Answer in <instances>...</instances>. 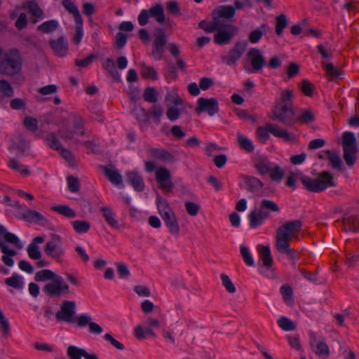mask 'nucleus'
Returning <instances> with one entry per match:
<instances>
[{
  "label": "nucleus",
  "mask_w": 359,
  "mask_h": 359,
  "mask_svg": "<svg viewBox=\"0 0 359 359\" xmlns=\"http://www.w3.org/2000/svg\"><path fill=\"white\" fill-rule=\"evenodd\" d=\"M300 180L304 187L312 192H320L327 187L335 186L333 175L327 171L318 174L314 179L302 176Z\"/></svg>",
  "instance_id": "nucleus-1"
},
{
  "label": "nucleus",
  "mask_w": 359,
  "mask_h": 359,
  "mask_svg": "<svg viewBox=\"0 0 359 359\" xmlns=\"http://www.w3.org/2000/svg\"><path fill=\"white\" fill-rule=\"evenodd\" d=\"M300 226H280L276 231V248L280 253L290 255L293 250L290 248L289 243L295 236Z\"/></svg>",
  "instance_id": "nucleus-2"
},
{
  "label": "nucleus",
  "mask_w": 359,
  "mask_h": 359,
  "mask_svg": "<svg viewBox=\"0 0 359 359\" xmlns=\"http://www.w3.org/2000/svg\"><path fill=\"white\" fill-rule=\"evenodd\" d=\"M22 63L17 49H11L0 62V74L13 76L21 70Z\"/></svg>",
  "instance_id": "nucleus-3"
},
{
  "label": "nucleus",
  "mask_w": 359,
  "mask_h": 359,
  "mask_svg": "<svg viewBox=\"0 0 359 359\" xmlns=\"http://www.w3.org/2000/svg\"><path fill=\"white\" fill-rule=\"evenodd\" d=\"M269 133L285 141H292L294 140L293 136L287 130L280 128L278 125L266 123L264 126H259L257 128V134L259 140L262 142H265L269 138Z\"/></svg>",
  "instance_id": "nucleus-4"
},
{
  "label": "nucleus",
  "mask_w": 359,
  "mask_h": 359,
  "mask_svg": "<svg viewBox=\"0 0 359 359\" xmlns=\"http://www.w3.org/2000/svg\"><path fill=\"white\" fill-rule=\"evenodd\" d=\"M273 121H278L285 126H292L294 121V111L292 107L275 105L269 116Z\"/></svg>",
  "instance_id": "nucleus-5"
},
{
  "label": "nucleus",
  "mask_w": 359,
  "mask_h": 359,
  "mask_svg": "<svg viewBox=\"0 0 359 359\" xmlns=\"http://www.w3.org/2000/svg\"><path fill=\"white\" fill-rule=\"evenodd\" d=\"M250 61L251 68L248 63L244 65V68L249 72H258L262 69L265 65V59L262 55L261 51L255 48H250L246 55Z\"/></svg>",
  "instance_id": "nucleus-6"
},
{
  "label": "nucleus",
  "mask_w": 359,
  "mask_h": 359,
  "mask_svg": "<svg viewBox=\"0 0 359 359\" xmlns=\"http://www.w3.org/2000/svg\"><path fill=\"white\" fill-rule=\"evenodd\" d=\"M248 43L246 41H239L229 50L228 55L222 57V60L229 66L233 65L245 53Z\"/></svg>",
  "instance_id": "nucleus-7"
},
{
  "label": "nucleus",
  "mask_w": 359,
  "mask_h": 359,
  "mask_svg": "<svg viewBox=\"0 0 359 359\" xmlns=\"http://www.w3.org/2000/svg\"><path fill=\"white\" fill-rule=\"evenodd\" d=\"M198 106L196 107V111L198 114L206 111L209 116H212L219 111V105L215 98L200 97L197 101Z\"/></svg>",
  "instance_id": "nucleus-8"
},
{
  "label": "nucleus",
  "mask_w": 359,
  "mask_h": 359,
  "mask_svg": "<svg viewBox=\"0 0 359 359\" xmlns=\"http://www.w3.org/2000/svg\"><path fill=\"white\" fill-rule=\"evenodd\" d=\"M154 36L152 55L158 60H161L163 57V47L167 42L166 36L162 29L157 28L154 31Z\"/></svg>",
  "instance_id": "nucleus-9"
},
{
  "label": "nucleus",
  "mask_w": 359,
  "mask_h": 359,
  "mask_svg": "<svg viewBox=\"0 0 359 359\" xmlns=\"http://www.w3.org/2000/svg\"><path fill=\"white\" fill-rule=\"evenodd\" d=\"M76 304L73 301H65L60 306V310L58 311L55 317L58 320H63L65 322H74L73 318L75 314Z\"/></svg>",
  "instance_id": "nucleus-10"
},
{
  "label": "nucleus",
  "mask_w": 359,
  "mask_h": 359,
  "mask_svg": "<svg viewBox=\"0 0 359 359\" xmlns=\"http://www.w3.org/2000/svg\"><path fill=\"white\" fill-rule=\"evenodd\" d=\"M156 180L163 191L170 192L172 190L173 184L171 181V174L167 168H158L156 171Z\"/></svg>",
  "instance_id": "nucleus-11"
},
{
  "label": "nucleus",
  "mask_w": 359,
  "mask_h": 359,
  "mask_svg": "<svg viewBox=\"0 0 359 359\" xmlns=\"http://www.w3.org/2000/svg\"><path fill=\"white\" fill-rule=\"evenodd\" d=\"M226 29L221 28L215 36V41L218 44H224L229 43L233 36L238 32V27L233 25L226 26Z\"/></svg>",
  "instance_id": "nucleus-12"
},
{
  "label": "nucleus",
  "mask_w": 359,
  "mask_h": 359,
  "mask_svg": "<svg viewBox=\"0 0 359 359\" xmlns=\"http://www.w3.org/2000/svg\"><path fill=\"white\" fill-rule=\"evenodd\" d=\"M235 8L231 6H221L217 8L212 13V17H216L219 22H223V19H229L234 16Z\"/></svg>",
  "instance_id": "nucleus-13"
},
{
  "label": "nucleus",
  "mask_w": 359,
  "mask_h": 359,
  "mask_svg": "<svg viewBox=\"0 0 359 359\" xmlns=\"http://www.w3.org/2000/svg\"><path fill=\"white\" fill-rule=\"evenodd\" d=\"M158 208L163 219L167 224H173L176 222L174 213L166 201H159Z\"/></svg>",
  "instance_id": "nucleus-14"
},
{
  "label": "nucleus",
  "mask_w": 359,
  "mask_h": 359,
  "mask_svg": "<svg viewBox=\"0 0 359 359\" xmlns=\"http://www.w3.org/2000/svg\"><path fill=\"white\" fill-rule=\"evenodd\" d=\"M60 238L57 236H54L53 239L48 242L44 248V251L47 255L59 260L60 259L61 255L63 253L62 250H60L59 252L57 251V244L59 243Z\"/></svg>",
  "instance_id": "nucleus-15"
},
{
  "label": "nucleus",
  "mask_w": 359,
  "mask_h": 359,
  "mask_svg": "<svg viewBox=\"0 0 359 359\" xmlns=\"http://www.w3.org/2000/svg\"><path fill=\"white\" fill-rule=\"evenodd\" d=\"M312 351L319 357L327 358L330 355V348L325 341H320L317 344L311 341L310 344Z\"/></svg>",
  "instance_id": "nucleus-16"
},
{
  "label": "nucleus",
  "mask_w": 359,
  "mask_h": 359,
  "mask_svg": "<svg viewBox=\"0 0 359 359\" xmlns=\"http://www.w3.org/2000/svg\"><path fill=\"white\" fill-rule=\"evenodd\" d=\"M50 45L56 54L62 55L68 49V43L63 36L50 41Z\"/></svg>",
  "instance_id": "nucleus-17"
},
{
  "label": "nucleus",
  "mask_w": 359,
  "mask_h": 359,
  "mask_svg": "<svg viewBox=\"0 0 359 359\" xmlns=\"http://www.w3.org/2000/svg\"><path fill=\"white\" fill-rule=\"evenodd\" d=\"M22 8L25 9H28L32 15L35 18V19L33 20L34 23H36L38 18H42L43 15L42 9L35 1H29L25 2L23 4Z\"/></svg>",
  "instance_id": "nucleus-18"
},
{
  "label": "nucleus",
  "mask_w": 359,
  "mask_h": 359,
  "mask_svg": "<svg viewBox=\"0 0 359 359\" xmlns=\"http://www.w3.org/2000/svg\"><path fill=\"white\" fill-rule=\"evenodd\" d=\"M269 212L262 210L260 207L255 209L249 215V219L251 224H257L262 223L269 217Z\"/></svg>",
  "instance_id": "nucleus-19"
},
{
  "label": "nucleus",
  "mask_w": 359,
  "mask_h": 359,
  "mask_svg": "<svg viewBox=\"0 0 359 359\" xmlns=\"http://www.w3.org/2000/svg\"><path fill=\"white\" fill-rule=\"evenodd\" d=\"M149 153L153 158L158 160L163 161H172L174 160V156L165 149L152 148L149 150Z\"/></svg>",
  "instance_id": "nucleus-20"
},
{
  "label": "nucleus",
  "mask_w": 359,
  "mask_h": 359,
  "mask_svg": "<svg viewBox=\"0 0 359 359\" xmlns=\"http://www.w3.org/2000/svg\"><path fill=\"white\" fill-rule=\"evenodd\" d=\"M62 5L66 8V10H67L74 15L76 24H83V19L80 15V13L77 7L71 0H63Z\"/></svg>",
  "instance_id": "nucleus-21"
},
{
  "label": "nucleus",
  "mask_w": 359,
  "mask_h": 359,
  "mask_svg": "<svg viewBox=\"0 0 359 359\" xmlns=\"http://www.w3.org/2000/svg\"><path fill=\"white\" fill-rule=\"evenodd\" d=\"M22 217L27 222H46L45 217L39 212L33 210H28L22 214Z\"/></svg>",
  "instance_id": "nucleus-22"
},
{
  "label": "nucleus",
  "mask_w": 359,
  "mask_h": 359,
  "mask_svg": "<svg viewBox=\"0 0 359 359\" xmlns=\"http://www.w3.org/2000/svg\"><path fill=\"white\" fill-rule=\"evenodd\" d=\"M148 11L149 15L155 18L158 22L162 24L165 22V15L162 5L157 4Z\"/></svg>",
  "instance_id": "nucleus-23"
},
{
  "label": "nucleus",
  "mask_w": 359,
  "mask_h": 359,
  "mask_svg": "<svg viewBox=\"0 0 359 359\" xmlns=\"http://www.w3.org/2000/svg\"><path fill=\"white\" fill-rule=\"evenodd\" d=\"M260 258L262 260L264 266L270 268L273 264V259L271 255V251L268 246H261L259 248Z\"/></svg>",
  "instance_id": "nucleus-24"
},
{
  "label": "nucleus",
  "mask_w": 359,
  "mask_h": 359,
  "mask_svg": "<svg viewBox=\"0 0 359 359\" xmlns=\"http://www.w3.org/2000/svg\"><path fill=\"white\" fill-rule=\"evenodd\" d=\"M343 149H358L356 139L351 132H345L342 136Z\"/></svg>",
  "instance_id": "nucleus-25"
},
{
  "label": "nucleus",
  "mask_w": 359,
  "mask_h": 359,
  "mask_svg": "<svg viewBox=\"0 0 359 359\" xmlns=\"http://www.w3.org/2000/svg\"><path fill=\"white\" fill-rule=\"evenodd\" d=\"M102 169L111 183L118 185L122 182V177L117 170L108 167H103Z\"/></svg>",
  "instance_id": "nucleus-26"
},
{
  "label": "nucleus",
  "mask_w": 359,
  "mask_h": 359,
  "mask_svg": "<svg viewBox=\"0 0 359 359\" xmlns=\"http://www.w3.org/2000/svg\"><path fill=\"white\" fill-rule=\"evenodd\" d=\"M58 278L57 276L55 279L52 280L51 283H47L43 287V291L48 294V296L53 297V296H60V291H59V285H58Z\"/></svg>",
  "instance_id": "nucleus-27"
},
{
  "label": "nucleus",
  "mask_w": 359,
  "mask_h": 359,
  "mask_svg": "<svg viewBox=\"0 0 359 359\" xmlns=\"http://www.w3.org/2000/svg\"><path fill=\"white\" fill-rule=\"evenodd\" d=\"M237 142L239 147L248 152L254 151V146L252 141L241 133L237 134Z\"/></svg>",
  "instance_id": "nucleus-28"
},
{
  "label": "nucleus",
  "mask_w": 359,
  "mask_h": 359,
  "mask_svg": "<svg viewBox=\"0 0 359 359\" xmlns=\"http://www.w3.org/2000/svg\"><path fill=\"white\" fill-rule=\"evenodd\" d=\"M128 180L134 189L137 191H141L144 189V184L141 176L135 172H130L128 175Z\"/></svg>",
  "instance_id": "nucleus-29"
},
{
  "label": "nucleus",
  "mask_w": 359,
  "mask_h": 359,
  "mask_svg": "<svg viewBox=\"0 0 359 359\" xmlns=\"http://www.w3.org/2000/svg\"><path fill=\"white\" fill-rule=\"evenodd\" d=\"M293 93L291 90H283L280 93V98L278 102H276V105L287 106L292 107V97Z\"/></svg>",
  "instance_id": "nucleus-30"
},
{
  "label": "nucleus",
  "mask_w": 359,
  "mask_h": 359,
  "mask_svg": "<svg viewBox=\"0 0 359 359\" xmlns=\"http://www.w3.org/2000/svg\"><path fill=\"white\" fill-rule=\"evenodd\" d=\"M358 149H343V157L346 163L351 167L356 161V154Z\"/></svg>",
  "instance_id": "nucleus-31"
},
{
  "label": "nucleus",
  "mask_w": 359,
  "mask_h": 359,
  "mask_svg": "<svg viewBox=\"0 0 359 359\" xmlns=\"http://www.w3.org/2000/svg\"><path fill=\"white\" fill-rule=\"evenodd\" d=\"M57 276L52 271L44 269L35 274V280L37 282L46 281L55 279Z\"/></svg>",
  "instance_id": "nucleus-32"
},
{
  "label": "nucleus",
  "mask_w": 359,
  "mask_h": 359,
  "mask_svg": "<svg viewBox=\"0 0 359 359\" xmlns=\"http://www.w3.org/2000/svg\"><path fill=\"white\" fill-rule=\"evenodd\" d=\"M255 167L256 168V169L258 170V172L261 175H266V174L270 172L273 165L271 163L268 162L266 160L259 159L256 162Z\"/></svg>",
  "instance_id": "nucleus-33"
},
{
  "label": "nucleus",
  "mask_w": 359,
  "mask_h": 359,
  "mask_svg": "<svg viewBox=\"0 0 359 359\" xmlns=\"http://www.w3.org/2000/svg\"><path fill=\"white\" fill-rule=\"evenodd\" d=\"M86 350L74 346L67 348V353L70 359H81L84 356Z\"/></svg>",
  "instance_id": "nucleus-34"
},
{
  "label": "nucleus",
  "mask_w": 359,
  "mask_h": 359,
  "mask_svg": "<svg viewBox=\"0 0 359 359\" xmlns=\"http://www.w3.org/2000/svg\"><path fill=\"white\" fill-rule=\"evenodd\" d=\"M143 98L147 102L155 103L158 101V92L153 87H147L144 89Z\"/></svg>",
  "instance_id": "nucleus-35"
},
{
  "label": "nucleus",
  "mask_w": 359,
  "mask_h": 359,
  "mask_svg": "<svg viewBox=\"0 0 359 359\" xmlns=\"http://www.w3.org/2000/svg\"><path fill=\"white\" fill-rule=\"evenodd\" d=\"M272 181L280 182L285 175V170L279 165H273L269 172Z\"/></svg>",
  "instance_id": "nucleus-36"
},
{
  "label": "nucleus",
  "mask_w": 359,
  "mask_h": 359,
  "mask_svg": "<svg viewBox=\"0 0 359 359\" xmlns=\"http://www.w3.org/2000/svg\"><path fill=\"white\" fill-rule=\"evenodd\" d=\"M165 102L168 107L178 106L183 104L182 100L175 92H171L165 96Z\"/></svg>",
  "instance_id": "nucleus-37"
},
{
  "label": "nucleus",
  "mask_w": 359,
  "mask_h": 359,
  "mask_svg": "<svg viewBox=\"0 0 359 359\" xmlns=\"http://www.w3.org/2000/svg\"><path fill=\"white\" fill-rule=\"evenodd\" d=\"M57 27V22L56 20H52L44 22L41 25L38 26L37 29L43 33H50L55 31Z\"/></svg>",
  "instance_id": "nucleus-38"
},
{
  "label": "nucleus",
  "mask_w": 359,
  "mask_h": 359,
  "mask_svg": "<svg viewBox=\"0 0 359 359\" xmlns=\"http://www.w3.org/2000/svg\"><path fill=\"white\" fill-rule=\"evenodd\" d=\"M280 290L284 301L288 304L292 305L293 296L292 287L287 284H284L280 287Z\"/></svg>",
  "instance_id": "nucleus-39"
},
{
  "label": "nucleus",
  "mask_w": 359,
  "mask_h": 359,
  "mask_svg": "<svg viewBox=\"0 0 359 359\" xmlns=\"http://www.w3.org/2000/svg\"><path fill=\"white\" fill-rule=\"evenodd\" d=\"M278 326L285 331L294 330L296 325L291 320L286 317H280L278 320Z\"/></svg>",
  "instance_id": "nucleus-40"
},
{
  "label": "nucleus",
  "mask_w": 359,
  "mask_h": 359,
  "mask_svg": "<svg viewBox=\"0 0 359 359\" xmlns=\"http://www.w3.org/2000/svg\"><path fill=\"white\" fill-rule=\"evenodd\" d=\"M46 140L48 144V146L55 150L59 151L60 149H62V144L59 141L58 138L57 137L56 135L54 133H49Z\"/></svg>",
  "instance_id": "nucleus-41"
},
{
  "label": "nucleus",
  "mask_w": 359,
  "mask_h": 359,
  "mask_svg": "<svg viewBox=\"0 0 359 359\" xmlns=\"http://www.w3.org/2000/svg\"><path fill=\"white\" fill-rule=\"evenodd\" d=\"M222 285L225 287L226 290L229 293H235L236 291V287L229 276L226 274H221L220 276Z\"/></svg>",
  "instance_id": "nucleus-42"
},
{
  "label": "nucleus",
  "mask_w": 359,
  "mask_h": 359,
  "mask_svg": "<svg viewBox=\"0 0 359 359\" xmlns=\"http://www.w3.org/2000/svg\"><path fill=\"white\" fill-rule=\"evenodd\" d=\"M295 121L308 124L314 121V115L309 109L303 110L301 111V114L295 118Z\"/></svg>",
  "instance_id": "nucleus-43"
},
{
  "label": "nucleus",
  "mask_w": 359,
  "mask_h": 359,
  "mask_svg": "<svg viewBox=\"0 0 359 359\" xmlns=\"http://www.w3.org/2000/svg\"><path fill=\"white\" fill-rule=\"evenodd\" d=\"M276 32L278 35H280L283 33V29L287 25L286 15L284 14H280L276 18Z\"/></svg>",
  "instance_id": "nucleus-44"
},
{
  "label": "nucleus",
  "mask_w": 359,
  "mask_h": 359,
  "mask_svg": "<svg viewBox=\"0 0 359 359\" xmlns=\"http://www.w3.org/2000/svg\"><path fill=\"white\" fill-rule=\"evenodd\" d=\"M5 283L15 289L22 288L23 285L21 278L17 274L13 275L11 277L6 278L5 280Z\"/></svg>",
  "instance_id": "nucleus-45"
},
{
  "label": "nucleus",
  "mask_w": 359,
  "mask_h": 359,
  "mask_svg": "<svg viewBox=\"0 0 359 359\" xmlns=\"http://www.w3.org/2000/svg\"><path fill=\"white\" fill-rule=\"evenodd\" d=\"M327 158L329 159L332 166L334 169H341L342 161L340 157L335 153L330 151H327Z\"/></svg>",
  "instance_id": "nucleus-46"
},
{
  "label": "nucleus",
  "mask_w": 359,
  "mask_h": 359,
  "mask_svg": "<svg viewBox=\"0 0 359 359\" xmlns=\"http://www.w3.org/2000/svg\"><path fill=\"white\" fill-rule=\"evenodd\" d=\"M142 111L144 112L147 117L149 116V114H151L156 123L160 121V118L163 115V109L158 105H154L150 111L147 112L144 109H142Z\"/></svg>",
  "instance_id": "nucleus-47"
},
{
  "label": "nucleus",
  "mask_w": 359,
  "mask_h": 359,
  "mask_svg": "<svg viewBox=\"0 0 359 359\" xmlns=\"http://www.w3.org/2000/svg\"><path fill=\"white\" fill-rule=\"evenodd\" d=\"M146 324V333L151 335L152 337H155L156 334L153 331V328L158 327L160 326V322L156 318L149 317L147 318Z\"/></svg>",
  "instance_id": "nucleus-48"
},
{
  "label": "nucleus",
  "mask_w": 359,
  "mask_h": 359,
  "mask_svg": "<svg viewBox=\"0 0 359 359\" xmlns=\"http://www.w3.org/2000/svg\"><path fill=\"white\" fill-rule=\"evenodd\" d=\"M0 92L3 93L4 96L10 97L13 95V89L11 84L4 79L0 80Z\"/></svg>",
  "instance_id": "nucleus-49"
},
{
  "label": "nucleus",
  "mask_w": 359,
  "mask_h": 359,
  "mask_svg": "<svg viewBox=\"0 0 359 359\" xmlns=\"http://www.w3.org/2000/svg\"><path fill=\"white\" fill-rule=\"evenodd\" d=\"M141 75L148 79L156 80L157 78V73L154 68L147 67L145 65H142Z\"/></svg>",
  "instance_id": "nucleus-50"
},
{
  "label": "nucleus",
  "mask_w": 359,
  "mask_h": 359,
  "mask_svg": "<svg viewBox=\"0 0 359 359\" xmlns=\"http://www.w3.org/2000/svg\"><path fill=\"white\" fill-rule=\"evenodd\" d=\"M302 93L309 97H311L314 90V86L308 80H303L300 83Z\"/></svg>",
  "instance_id": "nucleus-51"
},
{
  "label": "nucleus",
  "mask_w": 359,
  "mask_h": 359,
  "mask_svg": "<svg viewBox=\"0 0 359 359\" xmlns=\"http://www.w3.org/2000/svg\"><path fill=\"white\" fill-rule=\"evenodd\" d=\"M27 253L30 258L33 259H39L41 257V253L39 248L35 243H30L27 248Z\"/></svg>",
  "instance_id": "nucleus-52"
},
{
  "label": "nucleus",
  "mask_w": 359,
  "mask_h": 359,
  "mask_svg": "<svg viewBox=\"0 0 359 359\" xmlns=\"http://www.w3.org/2000/svg\"><path fill=\"white\" fill-rule=\"evenodd\" d=\"M52 210L67 217H74L75 216L74 212L67 205L53 206Z\"/></svg>",
  "instance_id": "nucleus-53"
},
{
  "label": "nucleus",
  "mask_w": 359,
  "mask_h": 359,
  "mask_svg": "<svg viewBox=\"0 0 359 359\" xmlns=\"http://www.w3.org/2000/svg\"><path fill=\"white\" fill-rule=\"evenodd\" d=\"M23 123L25 128L32 132L38 130V121L32 116L25 117Z\"/></svg>",
  "instance_id": "nucleus-54"
},
{
  "label": "nucleus",
  "mask_w": 359,
  "mask_h": 359,
  "mask_svg": "<svg viewBox=\"0 0 359 359\" xmlns=\"http://www.w3.org/2000/svg\"><path fill=\"white\" fill-rule=\"evenodd\" d=\"M8 166L13 170L20 171V172L23 175L29 174V170H28V168H23V165H22L20 163V162L15 158H12L10 160Z\"/></svg>",
  "instance_id": "nucleus-55"
},
{
  "label": "nucleus",
  "mask_w": 359,
  "mask_h": 359,
  "mask_svg": "<svg viewBox=\"0 0 359 359\" xmlns=\"http://www.w3.org/2000/svg\"><path fill=\"white\" fill-rule=\"evenodd\" d=\"M224 23L219 22V20L216 19V17H212V20L211 22H210L208 25H207L206 27L205 28V31L208 32H212L215 30H219L221 28H224Z\"/></svg>",
  "instance_id": "nucleus-56"
},
{
  "label": "nucleus",
  "mask_w": 359,
  "mask_h": 359,
  "mask_svg": "<svg viewBox=\"0 0 359 359\" xmlns=\"http://www.w3.org/2000/svg\"><path fill=\"white\" fill-rule=\"evenodd\" d=\"M67 181L69 187V189L72 192H78L79 191V181L77 177L74 176H68Z\"/></svg>",
  "instance_id": "nucleus-57"
},
{
  "label": "nucleus",
  "mask_w": 359,
  "mask_h": 359,
  "mask_svg": "<svg viewBox=\"0 0 359 359\" xmlns=\"http://www.w3.org/2000/svg\"><path fill=\"white\" fill-rule=\"evenodd\" d=\"M73 128L74 133L83 135L85 133L83 129V120L80 117H75L73 122Z\"/></svg>",
  "instance_id": "nucleus-58"
},
{
  "label": "nucleus",
  "mask_w": 359,
  "mask_h": 359,
  "mask_svg": "<svg viewBox=\"0 0 359 359\" xmlns=\"http://www.w3.org/2000/svg\"><path fill=\"white\" fill-rule=\"evenodd\" d=\"M259 207L262 210H266V211H268V210L273 211V212H277L279 210V208L276 203H275L274 202H273L271 201H269V200H266V199L263 200L261 202Z\"/></svg>",
  "instance_id": "nucleus-59"
},
{
  "label": "nucleus",
  "mask_w": 359,
  "mask_h": 359,
  "mask_svg": "<svg viewBox=\"0 0 359 359\" xmlns=\"http://www.w3.org/2000/svg\"><path fill=\"white\" fill-rule=\"evenodd\" d=\"M60 136L65 141L73 140L74 138V131L69 130L67 128L62 127L58 130Z\"/></svg>",
  "instance_id": "nucleus-60"
},
{
  "label": "nucleus",
  "mask_w": 359,
  "mask_h": 359,
  "mask_svg": "<svg viewBox=\"0 0 359 359\" xmlns=\"http://www.w3.org/2000/svg\"><path fill=\"white\" fill-rule=\"evenodd\" d=\"M241 253L243 256V258L248 266H252L254 264V259L250 253L248 248L245 246H241Z\"/></svg>",
  "instance_id": "nucleus-61"
},
{
  "label": "nucleus",
  "mask_w": 359,
  "mask_h": 359,
  "mask_svg": "<svg viewBox=\"0 0 359 359\" xmlns=\"http://www.w3.org/2000/svg\"><path fill=\"white\" fill-rule=\"evenodd\" d=\"M97 58V55L95 54H90L86 58L83 60H75V65L78 67H86L90 62Z\"/></svg>",
  "instance_id": "nucleus-62"
},
{
  "label": "nucleus",
  "mask_w": 359,
  "mask_h": 359,
  "mask_svg": "<svg viewBox=\"0 0 359 359\" xmlns=\"http://www.w3.org/2000/svg\"><path fill=\"white\" fill-rule=\"evenodd\" d=\"M177 106H170L168 107V109L166 112L167 117L171 121L177 120L180 115V110L177 109Z\"/></svg>",
  "instance_id": "nucleus-63"
},
{
  "label": "nucleus",
  "mask_w": 359,
  "mask_h": 359,
  "mask_svg": "<svg viewBox=\"0 0 359 359\" xmlns=\"http://www.w3.org/2000/svg\"><path fill=\"white\" fill-rule=\"evenodd\" d=\"M104 67L113 76L116 77L118 76V72L116 70V66L113 60L110 58L107 59Z\"/></svg>",
  "instance_id": "nucleus-64"
}]
</instances>
